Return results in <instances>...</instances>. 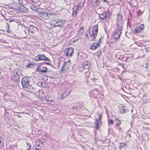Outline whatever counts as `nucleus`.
<instances>
[{"instance_id": "nucleus-1", "label": "nucleus", "mask_w": 150, "mask_h": 150, "mask_svg": "<svg viewBox=\"0 0 150 150\" xmlns=\"http://www.w3.org/2000/svg\"><path fill=\"white\" fill-rule=\"evenodd\" d=\"M117 28L115 30L112 35V37L113 39L116 41L120 37L122 31V27H117Z\"/></svg>"}, {"instance_id": "nucleus-2", "label": "nucleus", "mask_w": 150, "mask_h": 150, "mask_svg": "<svg viewBox=\"0 0 150 150\" xmlns=\"http://www.w3.org/2000/svg\"><path fill=\"white\" fill-rule=\"evenodd\" d=\"M36 60L38 61H45L48 62H45L42 63L44 64H46L49 65H51V64L49 62H50V60L47 57H46L44 55L39 54L35 57Z\"/></svg>"}, {"instance_id": "nucleus-3", "label": "nucleus", "mask_w": 150, "mask_h": 150, "mask_svg": "<svg viewBox=\"0 0 150 150\" xmlns=\"http://www.w3.org/2000/svg\"><path fill=\"white\" fill-rule=\"evenodd\" d=\"M31 78L30 77L25 76L23 78L21 81V83L22 87L24 88L30 85Z\"/></svg>"}, {"instance_id": "nucleus-4", "label": "nucleus", "mask_w": 150, "mask_h": 150, "mask_svg": "<svg viewBox=\"0 0 150 150\" xmlns=\"http://www.w3.org/2000/svg\"><path fill=\"white\" fill-rule=\"evenodd\" d=\"M98 25H96L94 26L92 30V33L90 34L91 38H92L91 40L95 41L96 37L98 33Z\"/></svg>"}, {"instance_id": "nucleus-5", "label": "nucleus", "mask_w": 150, "mask_h": 150, "mask_svg": "<svg viewBox=\"0 0 150 150\" xmlns=\"http://www.w3.org/2000/svg\"><path fill=\"white\" fill-rule=\"evenodd\" d=\"M71 62L70 60L65 62L61 70V73H64L67 71L71 66Z\"/></svg>"}, {"instance_id": "nucleus-6", "label": "nucleus", "mask_w": 150, "mask_h": 150, "mask_svg": "<svg viewBox=\"0 0 150 150\" xmlns=\"http://www.w3.org/2000/svg\"><path fill=\"white\" fill-rule=\"evenodd\" d=\"M99 18L102 20L105 21L109 18L111 15V13L109 11H104L103 13L98 14Z\"/></svg>"}, {"instance_id": "nucleus-7", "label": "nucleus", "mask_w": 150, "mask_h": 150, "mask_svg": "<svg viewBox=\"0 0 150 150\" xmlns=\"http://www.w3.org/2000/svg\"><path fill=\"white\" fill-rule=\"evenodd\" d=\"M64 51V54L67 57H72L74 53V49L72 47L66 48Z\"/></svg>"}, {"instance_id": "nucleus-8", "label": "nucleus", "mask_w": 150, "mask_h": 150, "mask_svg": "<svg viewBox=\"0 0 150 150\" xmlns=\"http://www.w3.org/2000/svg\"><path fill=\"white\" fill-rule=\"evenodd\" d=\"M123 25V22L122 20V16L118 13L117 15V27H122Z\"/></svg>"}, {"instance_id": "nucleus-9", "label": "nucleus", "mask_w": 150, "mask_h": 150, "mask_svg": "<svg viewBox=\"0 0 150 150\" xmlns=\"http://www.w3.org/2000/svg\"><path fill=\"white\" fill-rule=\"evenodd\" d=\"M20 76L12 75L10 77V79L16 85H19L20 83Z\"/></svg>"}, {"instance_id": "nucleus-10", "label": "nucleus", "mask_w": 150, "mask_h": 150, "mask_svg": "<svg viewBox=\"0 0 150 150\" xmlns=\"http://www.w3.org/2000/svg\"><path fill=\"white\" fill-rule=\"evenodd\" d=\"M52 24H53V26L54 27H61L62 24L65 23V21L62 20H58L57 21L52 20L51 21Z\"/></svg>"}, {"instance_id": "nucleus-11", "label": "nucleus", "mask_w": 150, "mask_h": 150, "mask_svg": "<svg viewBox=\"0 0 150 150\" xmlns=\"http://www.w3.org/2000/svg\"><path fill=\"white\" fill-rule=\"evenodd\" d=\"M24 89L27 92L30 93H33L36 92V90L34 86L31 84Z\"/></svg>"}, {"instance_id": "nucleus-12", "label": "nucleus", "mask_w": 150, "mask_h": 150, "mask_svg": "<svg viewBox=\"0 0 150 150\" xmlns=\"http://www.w3.org/2000/svg\"><path fill=\"white\" fill-rule=\"evenodd\" d=\"M144 24H142L139 26H137L134 30V34H137L141 32L144 29Z\"/></svg>"}, {"instance_id": "nucleus-13", "label": "nucleus", "mask_w": 150, "mask_h": 150, "mask_svg": "<svg viewBox=\"0 0 150 150\" xmlns=\"http://www.w3.org/2000/svg\"><path fill=\"white\" fill-rule=\"evenodd\" d=\"M90 65V63L89 61L84 62L79 68L80 71H81L84 69H89Z\"/></svg>"}, {"instance_id": "nucleus-14", "label": "nucleus", "mask_w": 150, "mask_h": 150, "mask_svg": "<svg viewBox=\"0 0 150 150\" xmlns=\"http://www.w3.org/2000/svg\"><path fill=\"white\" fill-rule=\"evenodd\" d=\"M24 27L28 31H30L31 33H33L35 31H36L38 30L36 27L32 25H31L29 27H27V28L25 26H24Z\"/></svg>"}, {"instance_id": "nucleus-15", "label": "nucleus", "mask_w": 150, "mask_h": 150, "mask_svg": "<svg viewBox=\"0 0 150 150\" xmlns=\"http://www.w3.org/2000/svg\"><path fill=\"white\" fill-rule=\"evenodd\" d=\"M101 39L100 38L99 39V41L98 43L93 42L92 45H91L90 49L92 50H95L98 47V46H100V44L101 43Z\"/></svg>"}, {"instance_id": "nucleus-16", "label": "nucleus", "mask_w": 150, "mask_h": 150, "mask_svg": "<svg viewBox=\"0 0 150 150\" xmlns=\"http://www.w3.org/2000/svg\"><path fill=\"white\" fill-rule=\"evenodd\" d=\"M47 70V68L46 67H44L41 68H38L36 70L38 71L40 74H42L43 73L46 72Z\"/></svg>"}, {"instance_id": "nucleus-17", "label": "nucleus", "mask_w": 150, "mask_h": 150, "mask_svg": "<svg viewBox=\"0 0 150 150\" xmlns=\"http://www.w3.org/2000/svg\"><path fill=\"white\" fill-rule=\"evenodd\" d=\"M79 6L78 5L74 6L72 8L73 12L72 16L73 17H75L78 13V10L79 9Z\"/></svg>"}, {"instance_id": "nucleus-18", "label": "nucleus", "mask_w": 150, "mask_h": 150, "mask_svg": "<svg viewBox=\"0 0 150 150\" xmlns=\"http://www.w3.org/2000/svg\"><path fill=\"white\" fill-rule=\"evenodd\" d=\"M18 8L22 12L27 13L28 12L27 9L24 6H21L20 7H18Z\"/></svg>"}, {"instance_id": "nucleus-19", "label": "nucleus", "mask_w": 150, "mask_h": 150, "mask_svg": "<svg viewBox=\"0 0 150 150\" xmlns=\"http://www.w3.org/2000/svg\"><path fill=\"white\" fill-rule=\"evenodd\" d=\"M83 70H81V72H82L83 73L85 74L86 76H88L89 75L90 72L89 71V69H84Z\"/></svg>"}, {"instance_id": "nucleus-20", "label": "nucleus", "mask_w": 150, "mask_h": 150, "mask_svg": "<svg viewBox=\"0 0 150 150\" xmlns=\"http://www.w3.org/2000/svg\"><path fill=\"white\" fill-rule=\"evenodd\" d=\"M100 122L98 120L96 119L95 120V128L96 129H98L99 128V125H100Z\"/></svg>"}, {"instance_id": "nucleus-21", "label": "nucleus", "mask_w": 150, "mask_h": 150, "mask_svg": "<svg viewBox=\"0 0 150 150\" xmlns=\"http://www.w3.org/2000/svg\"><path fill=\"white\" fill-rule=\"evenodd\" d=\"M126 109V106L121 107L120 108V112L121 113L124 114L125 113Z\"/></svg>"}, {"instance_id": "nucleus-22", "label": "nucleus", "mask_w": 150, "mask_h": 150, "mask_svg": "<svg viewBox=\"0 0 150 150\" xmlns=\"http://www.w3.org/2000/svg\"><path fill=\"white\" fill-rule=\"evenodd\" d=\"M71 91H66L64 93L63 95L61 96L62 98H64L67 96L71 92Z\"/></svg>"}, {"instance_id": "nucleus-23", "label": "nucleus", "mask_w": 150, "mask_h": 150, "mask_svg": "<svg viewBox=\"0 0 150 150\" xmlns=\"http://www.w3.org/2000/svg\"><path fill=\"white\" fill-rule=\"evenodd\" d=\"M14 73L13 74V75H18V76H20V75L22 74V71L21 70H18V71H14Z\"/></svg>"}, {"instance_id": "nucleus-24", "label": "nucleus", "mask_w": 150, "mask_h": 150, "mask_svg": "<svg viewBox=\"0 0 150 150\" xmlns=\"http://www.w3.org/2000/svg\"><path fill=\"white\" fill-rule=\"evenodd\" d=\"M37 84L38 86L40 87H44L43 86V83L39 79H38V80H37Z\"/></svg>"}, {"instance_id": "nucleus-25", "label": "nucleus", "mask_w": 150, "mask_h": 150, "mask_svg": "<svg viewBox=\"0 0 150 150\" xmlns=\"http://www.w3.org/2000/svg\"><path fill=\"white\" fill-rule=\"evenodd\" d=\"M115 120L116 121L117 123L115 125V127H118L120 126L121 124V122L118 119L116 118Z\"/></svg>"}, {"instance_id": "nucleus-26", "label": "nucleus", "mask_w": 150, "mask_h": 150, "mask_svg": "<svg viewBox=\"0 0 150 150\" xmlns=\"http://www.w3.org/2000/svg\"><path fill=\"white\" fill-rule=\"evenodd\" d=\"M4 109L5 112L4 115L8 117V115H9V112L8 111V110H9L8 109H6L4 107H3Z\"/></svg>"}, {"instance_id": "nucleus-27", "label": "nucleus", "mask_w": 150, "mask_h": 150, "mask_svg": "<svg viewBox=\"0 0 150 150\" xmlns=\"http://www.w3.org/2000/svg\"><path fill=\"white\" fill-rule=\"evenodd\" d=\"M30 1L36 5H38L40 4V0H30Z\"/></svg>"}, {"instance_id": "nucleus-28", "label": "nucleus", "mask_w": 150, "mask_h": 150, "mask_svg": "<svg viewBox=\"0 0 150 150\" xmlns=\"http://www.w3.org/2000/svg\"><path fill=\"white\" fill-rule=\"evenodd\" d=\"M114 123V121L112 119H108V124L109 126L110 125H112Z\"/></svg>"}, {"instance_id": "nucleus-29", "label": "nucleus", "mask_w": 150, "mask_h": 150, "mask_svg": "<svg viewBox=\"0 0 150 150\" xmlns=\"http://www.w3.org/2000/svg\"><path fill=\"white\" fill-rule=\"evenodd\" d=\"M126 146V144L124 143H122L120 144V146L119 147L120 148H122L125 147Z\"/></svg>"}, {"instance_id": "nucleus-30", "label": "nucleus", "mask_w": 150, "mask_h": 150, "mask_svg": "<svg viewBox=\"0 0 150 150\" xmlns=\"http://www.w3.org/2000/svg\"><path fill=\"white\" fill-rule=\"evenodd\" d=\"M41 9L40 8H37L36 12L40 14H43V12L41 11Z\"/></svg>"}, {"instance_id": "nucleus-31", "label": "nucleus", "mask_w": 150, "mask_h": 150, "mask_svg": "<svg viewBox=\"0 0 150 150\" xmlns=\"http://www.w3.org/2000/svg\"><path fill=\"white\" fill-rule=\"evenodd\" d=\"M30 8L33 11H36L37 8L34 6H30Z\"/></svg>"}, {"instance_id": "nucleus-32", "label": "nucleus", "mask_w": 150, "mask_h": 150, "mask_svg": "<svg viewBox=\"0 0 150 150\" xmlns=\"http://www.w3.org/2000/svg\"><path fill=\"white\" fill-rule=\"evenodd\" d=\"M24 1L23 0H18V2L21 6H24L23 5Z\"/></svg>"}, {"instance_id": "nucleus-33", "label": "nucleus", "mask_w": 150, "mask_h": 150, "mask_svg": "<svg viewBox=\"0 0 150 150\" xmlns=\"http://www.w3.org/2000/svg\"><path fill=\"white\" fill-rule=\"evenodd\" d=\"M3 138L2 137L0 136V146H3V143L2 142Z\"/></svg>"}, {"instance_id": "nucleus-34", "label": "nucleus", "mask_w": 150, "mask_h": 150, "mask_svg": "<svg viewBox=\"0 0 150 150\" xmlns=\"http://www.w3.org/2000/svg\"><path fill=\"white\" fill-rule=\"evenodd\" d=\"M26 144H27V146L29 147L28 149H29V150L30 149L31 147V145L30 144V143H29L28 142H26Z\"/></svg>"}, {"instance_id": "nucleus-35", "label": "nucleus", "mask_w": 150, "mask_h": 150, "mask_svg": "<svg viewBox=\"0 0 150 150\" xmlns=\"http://www.w3.org/2000/svg\"><path fill=\"white\" fill-rule=\"evenodd\" d=\"M33 66V64L32 63H29L26 65V67H32V66Z\"/></svg>"}, {"instance_id": "nucleus-36", "label": "nucleus", "mask_w": 150, "mask_h": 150, "mask_svg": "<svg viewBox=\"0 0 150 150\" xmlns=\"http://www.w3.org/2000/svg\"><path fill=\"white\" fill-rule=\"evenodd\" d=\"M137 13L138 15H139L142 13V12L141 10H139L137 11Z\"/></svg>"}, {"instance_id": "nucleus-37", "label": "nucleus", "mask_w": 150, "mask_h": 150, "mask_svg": "<svg viewBox=\"0 0 150 150\" xmlns=\"http://www.w3.org/2000/svg\"><path fill=\"white\" fill-rule=\"evenodd\" d=\"M115 128L116 129H117L119 130V131L120 132H121L122 130V128L121 127H115Z\"/></svg>"}, {"instance_id": "nucleus-38", "label": "nucleus", "mask_w": 150, "mask_h": 150, "mask_svg": "<svg viewBox=\"0 0 150 150\" xmlns=\"http://www.w3.org/2000/svg\"><path fill=\"white\" fill-rule=\"evenodd\" d=\"M101 118H102L101 115H100L99 116L98 119V120L100 122V123H101V122H102L101 121Z\"/></svg>"}, {"instance_id": "nucleus-39", "label": "nucleus", "mask_w": 150, "mask_h": 150, "mask_svg": "<svg viewBox=\"0 0 150 150\" xmlns=\"http://www.w3.org/2000/svg\"><path fill=\"white\" fill-rule=\"evenodd\" d=\"M122 67L123 68H125V69L127 68V66L126 65V64H122Z\"/></svg>"}, {"instance_id": "nucleus-40", "label": "nucleus", "mask_w": 150, "mask_h": 150, "mask_svg": "<svg viewBox=\"0 0 150 150\" xmlns=\"http://www.w3.org/2000/svg\"><path fill=\"white\" fill-rule=\"evenodd\" d=\"M97 55L99 56L101 54V51H100V52H99V51L97 52Z\"/></svg>"}, {"instance_id": "nucleus-41", "label": "nucleus", "mask_w": 150, "mask_h": 150, "mask_svg": "<svg viewBox=\"0 0 150 150\" xmlns=\"http://www.w3.org/2000/svg\"><path fill=\"white\" fill-rule=\"evenodd\" d=\"M72 108L75 111H76L78 110L77 108L76 107H72Z\"/></svg>"}, {"instance_id": "nucleus-42", "label": "nucleus", "mask_w": 150, "mask_h": 150, "mask_svg": "<svg viewBox=\"0 0 150 150\" xmlns=\"http://www.w3.org/2000/svg\"><path fill=\"white\" fill-rule=\"evenodd\" d=\"M127 25L130 27L132 26V24L130 22H128L127 23Z\"/></svg>"}, {"instance_id": "nucleus-43", "label": "nucleus", "mask_w": 150, "mask_h": 150, "mask_svg": "<svg viewBox=\"0 0 150 150\" xmlns=\"http://www.w3.org/2000/svg\"><path fill=\"white\" fill-rule=\"evenodd\" d=\"M6 25L8 29H9L10 25L7 23H6Z\"/></svg>"}, {"instance_id": "nucleus-44", "label": "nucleus", "mask_w": 150, "mask_h": 150, "mask_svg": "<svg viewBox=\"0 0 150 150\" xmlns=\"http://www.w3.org/2000/svg\"><path fill=\"white\" fill-rule=\"evenodd\" d=\"M6 32L8 33H10L11 32V31L9 29H8L7 30Z\"/></svg>"}, {"instance_id": "nucleus-45", "label": "nucleus", "mask_w": 150, "mask_h": 150, "mask_svg": "<svg viewBox=\"0 0 150 150\" xmlns=\"http://www.w3.org/2000/svg\"><path fill=\"white\" fill-rule=\"evenodd\" d=\"M83 55L85 58H86L88 57V55L86 53H84L83 54Z\"/></svg>"}, {"instance_id": "nucleus-46", "label": "nucleus", "mask_w": 150, "mask_h": 150, "mask_svg": "<svg viewBox=\"0 0 150 150\" xmlns=\"http://www.w3.org/2000/svg\"><path fill=\"white\" fill-rule=\"evenodd\" d=\"M16 115L17 116H18V117H20V118H21V116L20 115H19V114L17 115Z\"/></svg>"}, {"instance_id": "nucleus-47", "label": "nucleus", "mask_w": 150, "mask_h": 150, "mask_svg": "<svg viewBox=\"0 0 150 150\" xmlns=\"http://www.w3.org/2000/svg\"><path fill=\"white\" fill-rule=\"evenodd\" d=\"M82 30L83 31V28H80V30H79L80 31H81V30Z\"/></svg>"}, {"instance_id": "nucleus-48", "label": "nucleus", "mask_w": 150, "mask_h": 150, "mask_svg": "<svg viewBox=\"0 0 150 150\" xmlns=\"http://www.w3.org/2000/svg\"><path fill=\"white\" fill-rule=\"evenodd\" d=\"M127 135L128 136H129V137H130L131 136H130V133L129 132V134H127Z\"/></svg>"}, {"instance_id": "nucleus-49", "label": "nucleus", "mask_w": 150, "mask_h": 150, "mask_svg": "<svg viewBox=\"0 0 150 150\" xmlns=\"http://www.w3.org/2000/svg\"><path fill=\"white\" fill-rule=\"evenodd\" d=\"M14 22V21L12 20H10V21L9 22V23H10L11 22Z\"/></svg>"}, {"instance_id": "nucleus-50", "label": "nucleus", "mask_w": 150, "mask_h": 150, "mask_svg": "<svg viewBox=\"0 0 150 150\" xmlns=\"http://www.w3.org/2000/svg\"><path fill=\"white\" fill-rule=\"evenodd\" d=\"M77 134L78 135H81V134H80V132H77Z\"/></svg>"}, {"instance_id": "nucleus-51", "label": "nucleus", "mask_w": 150, "mask_h": 150, "mask_svg": "<svg viewBox=\"0 0 150 150\" xmlns=\"http://www.w3.org/2000/svg\"><path fill=\"white\" fill-rule=\"evenodd\" d=\"M145 49L147 52H149V50H148L147 48H145Z\"/></svg>"}, {"instance_id": "nucleus-52", "label": "nucleus", "mask_w": 150, "mask_h": 150, "mask_svg": "<svg viewBox=\"0 0 150 150\" xmlns=\"http://www.w3.org/2000/svg\"><path fill=\"white\" fill-rule=\"evenodd\" d=\"M129 57H126V59L125 60H127L129 59Z\"/></svg>"}, {"instance_id": "nucleus-53", "label": "nucleus", "mask_w": 150, "mask_h": 150, "mask_svg": "<svg viewBox=\"0 0 150 150\" xmlns=\"http://www.w3.org/2000/svg\"><path fill=\"white\" fill-rule=\"evenodd\" d=\"M35 150H40V149L38 148L37 147H35Z\"/></svg>"}, {"instance_id": "nucleus-54", "label": "nucleus", "mask_w": 150, "mask_h": 150, "mask_svg": "<svg viewBox=\"0 0 150 150\" xmlns=\"http://www.w3.org/2000/svg\"><path fill=\"white\" fill-rule=\"evenodd\" d=\"M130 132V130L129 129L128 131H127V134H129V132Z\"/></svg>"}, {"instance_id": "nucleus-55", "label": "nucleus", "mask_w": 150, "mask_h": 150, "mask_svg": "<svg viewBox=\"0 0 150 150\" xmlns=\"http://www.w3.org/2000/svg\"><path fill=\"white\" fill-rule=\"evenodd\" d=\"M36 146H37L38 147H39V146H40V144H38L37 145H36Z\"/></svg>"}, {"instance_id": "nucleus-56", "label": "nucleus", "mask_w": 150, "mask_h": 150, "mask_svg": "<svg viewBox=\"0 0 150 150\" xmlns=\"http://www.w3.org/2000/svg\"><path fill=\"white\" fill-rule=\"evenodd\" d=\"M88 37V35L87 34H86V37Z\"/></svg>"}, {"instance_id": "nucleus-57", "label": "nucleus", "mask_w": 150, "mask_h": 150, "mask_svg": "<svg viewBox=\"0 0 150 150\" xmlns=\"http://www.w3.org/2000/svg\"><path fill=\"white\" fill-rule=\"evenodd\" d=\"M140 57H140L138 56V57H137V59H139V58Z\"/></svg>"}, {"instance_id": "nucleus-58", "label": "nucleus", "mask_w": 150, "mask_h": 150, "mask_svg": "<svg viewBox=\"0 0 150 150\" xmlns=\"http://www.w3.org/2000/svg\"><path fill=\"white\" fill-rule=\"evenodd\" d=\"M107 0H103V1H105V2H108V1H106Z\"/></svg>"}, {"instance_id": "nucleus-59", "label": "nucleus", "mask_w": 150, "mask_h": 150, "mask_svg": "<svg viewBox=\"0 0 150 150\" xmlns=\"http://www.w3.org/2000/svg\"><path fill=\"white\" fill-rule=\"evenodd\" d=\"M24 32H25V34H26V31H25V30H24Z\"/></svg>"}, {"instance_id": "nucleus-60", "label": "nucleus", "mask_w": 150, "mask_h": 150, "mask_svg": "<svg viewBox=\"0 0 150 150\" xmlns=\"http://www.w3.org/2000/svg\"><path fill=\"white\" fill-rule=\"evenodd\" d=\"M40 142H41V144L43 143V142H42L41 141H40Z\"/></svg>"}, {"instance_id": "nucleus-61", "label": "nucleus", "mask_w": 150, "mask_h": 150, "mask_svg": "<svg viewBox=\"0 0 150 150\" xmlns=\"http://www.w3.org/2000/svg\"><path fill=\"white\" fill-rule=\"evenodd\" d=\"M146 68H147V64H146Z\"/></svg>"}, {"instance_id": "nucleus-62", "label": "nucleus", "mask_w": 150, "mask_h": 150, "mask_svg": "<svg viewBox=\"0 0 150 150\" xmlns=\"http://www.w3.org/2000/svg\"><path fill=\"white\" fill-rule=\"evenodd\" d=\"M110 129L109 128V129H108V131H109V132H110Z\"/></svg>"}, {"instance_id": "nucleus-63", "label": "nucleus", "mask_w": 150, "mask_h": 150, "mask_svg": "<svg viewBox=\"0 0 150 150\" xmlns=\"http://www.w3.org/2000/svg\"><path fill=\"white\" fill-rule=\"evenodd\" d=\"M144 56H145V55H143L142 57H144Z\"/></svg>"}, {"instance_id": "nucleus-64", "label": "nucleus", "mask_w": 150, "mask_h": 150, "mask_svg": "<svg viewBox=\"0 0 150 150\" xmlns=\"http://www.w3.org/2000/svg\"><path fill=\"white\" fill-rule=\"evenodd\" d=\"M50 78H52V79H54V78L53 77H51Z\"/></svg>"}]
</instances>
